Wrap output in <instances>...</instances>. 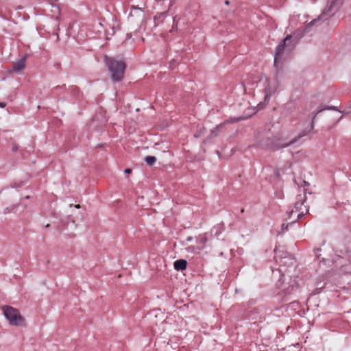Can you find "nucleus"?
Returning a JSON list of instances; mask_svg holds the SVG:
<instances>
[{
    "mask_svg": "<svg viewBox=\"0 0 351 351\" xmlns=\"http://www.w3.org/2000/svg\"><path fill=\"white\" fill-rule=\"evenodd\" d=\"M317 19L312 21H311V23L307 25L306 28H308V27H309V26L313 25L314 23H315L317 22Z\"/></svg>",
    "mask_w": 351,
    "mask_h": 351,
    "instance_id": "9d476101",
    "label": "nucleus"
},
{
    "mask_svg": "<svg viewBox=\"0 0 351 351\" xmlns=\"http://www.w3.org/2000/svg\"><path fill=\"white\" fill-rule=\"evenodd\" d=\"M201 241V243H202V244H204V243H205V242H206V239L203 238V239H201V241Z\"/></svg>",
    "mask_w": 351,
    "mask_h": 351,
    "instance_id": "4468645a",
    "label": "nucleus"
},
{
    "mask_svg": "<svg viewBox=\"0 0 351 351\" xmlns=\"http://www.w3.org/2000/svg\"><path fill=\"white\" fill-rule=\"evenodd\" d=\"M131 171H132V170H131L130 169H126L125 170V172L126 173H131Z\"/></svg>",
    "mask_w": 351,
    "mask_h": 351,
    "instance_id": "f8f14e48",
    "label": "nucleus"
},
{
    "mask_svg": "<svg viewBox=\"0 0 351 351\" xmlns=\"http://www.w3.org/2000/svg\"><path fill=\"white\" fill-rule=\"evenodd\" d=\"M314 128V123H313V120L312 121V123L311 124V130H312Z\"/></svg>",
    "mask_w": 351,
    "mask_h": 351,
    "instance_id": "ddd939ff",
    "label": "nucleus"
},
{
    "mask_svg": "<svg viewBox=\"0 0 351 351\" xmlns=\"http://www.w3.org/2000/svg\"><path fill=\"white\" fill-rule=\"evenodd\" d=\"M307 133H306L304 131L301 132L298 137L293 138L292 141H289V143H284V144H282V145H280V144H274V145H272L271 148L274 149V150H278V149H282V148H285V147H288L289 145L294 143L295 142H296L299 138H302V136H304L305 135H306Z\"/></svg>",
    "mask_w": 351,
    "mask_h": 351,
    "instance_id": "423d86ee",
    "label": "nucleus"
},
{
    "mask_svg": "<svg viewBox=\"0 0 351 351\" xmlns=\"http://www.w3.org/2000/svg\"><path fill=\"white\" fill-rule=\"evenodd\" d=\"M2 311L10 325L16 326H25V318L21 315L18 309L10 306H3Z\"/></svg>",
    "mask_w": 351,
    "mask_h": 351,
    "instance_id": "f257e3e1",
    "label": "nucleus"
},
{
    "mask_svg": "<svg viewBox=\"0 0 351 351\" xmlns=\"http://www.w3.org/2000/svg\"><path fill=\"white\" fill-rule=\"evenodd\" d=\"M107 66L111 72L112 79L114 82H119L123 78L125 64L123 61H117L112 58L106 59Z\"/></svg>",
    "mask_w": 351,
    "mask_h": 351,
    "instance_id": "f03ea898",
    "label": "nucleus"
},
{
    "mask_svg": "<svg viewBox=\"0 0 351 351\" xmlns=\"http://www.w3.org/2000/svg\"><path fill=\"white\" fill-rule=\"evenodd\" d=\"M145 162H147V164L149 166H152L154 165V163L156 162V158L154 157V156H146L145 158Z\"/></svg>",
    "mask_w": 351,
    "mask_h": 351,
    "instance_id": "1a4fd4ad",
    "label": "nucleus"
},
{
    "mask_svg": "<svg viewBox=\"0 0 351 351\" xmlns=\"http://www.w3.org/2000/svg\"><path fill=\"white\" fill-rule=\"evenodd\" d=\"M305 202V195H299L298 201L295 202L293 208L290 213L289 219H291V222H295L301 219L304 215L308 212V209L304 205Z\"/></svg>",
    "mask_w": 351,
    "mask_h": 351,
    "instance_id": "7ed1b4c3",
    "label": "nucleus"
},
{
    "mask_svg": "<svg viewBox=\"0 0 351 351\" xmlns=\"http://www.w3.org/2000/svg\"><path fill=\"white\" fill-rule=\"evenodd\" d=\"M291 38V36H287L276 47L275 58H274V64L276 65L278 62L280 61L282 55L285 51V49L287 45V42L289 41Z\"/></svg>",
    "mask_w": 351,
    "mask_h": 351,
    "instance_id": "39448f33",
    "label": "nucleus"
},
{
    "mask_svg": "<svg viewBox=\"0 0 351 351\" xmlns=\"http://www.w3.org/2000/svg\"><path fill=\"white\" fill-rule=\"evenodd\" d=\"M6 106V104L5 102H0V107L1 108H5Z\"/></svg>",
    "mask_w": 351,
    "mask_h": 351,
    "instance_id": "9b49d317",
    "label": "nucleus"
},
{
    "mask_svg": "<svg viewBox=\"0 0 351 351\" xmlns=\"http://www.w3.org/2000/svg\"><path fill=\"white\" fill-rule=\"evenodd\" d=\"M75 207L77 208H80V204H76V205H75Z\"/></svg>",
    "mask_w": 351,
    "mask_h": 351,
    "instance_id": "2eb2a0df",
    "label": "nucleus"
},
{
    "mask_svg": "<svg viewBox=\"0 0 351 351\" xmlns=\"http://www.w3.org/2000/svg\"><path fill=\"white\" fill-rule=\"evenodd\" d=\"M241 119H242V118H238V119H237V121H240V120H241Z\"/></svg>",
    "mask_w": 351,
    "mask_h": 351,
    "instance_id": "dca6fc26",
    "label": "nucleus"
},
{
    "mask_svg": "<svg viewBox=\"0 0 351 351\" xmlns=\"http://www.w3.org/2000/svg\"><path fill=\"white\" fill-rule=\"evenodd\" d=\"M173 266L175 269L178 271H182L186 269L187 266V262L184 259H179L174 262Z\"/></svg>",
    "mask_w": 351,
    "mask_h": 351,
    "instance_id": "6e6552de",
    "label": "nucleus"
},
{
    "mask_svg": "<svg viewBox=\"0 0 351 351\" xmlns=\"http://www.w3.org/2000/svg\"><path fill=\"white\" fill-rule=\"evenodd\" d=\"M263 84L265 86L263 90L265 93L264 96V104L261 103L258 104V110L263 108L264 105L267 104L270 99L271 96L276 91L277 85L276 82H271L267 78H265L263 81Z\"/></svg>",
    "mask_w": 351,
    "mask_h": 351,
    "instance_id": "20e7f679",
    "label": "nucleus"
},
{
    "mask_svg": "<svg viewBox=\"0 0 351 351\" xmlns=\"http://www.w3.org/2000/svg\"><path fill=\"white\" fill-rule=\"evenodd\" d=\"M253 110H254L253 114L256 112V110H255L254 109H253Z\"/></svg>",
    "mask_w": 351,
    "mask_h": 351,
    "instance_id": "f3484780",
    "label": "nucleus"
},
{
    "mask_svg": "<svg viewBox=\"0 0 351 351\" xmlns=\"http://www.w3.org/2000/svg\"><path fill=\"white\" fill-rule=\"evenodd\" d=\"M25 68V57L16 61L13 64L12 70L14 72H20Z\"/></svg>",
    "mask_w": 351,
    "mask_h": 351,
    "instance_id": "0eeeda50",
    "label": "nucleus"
}]
</instances>
